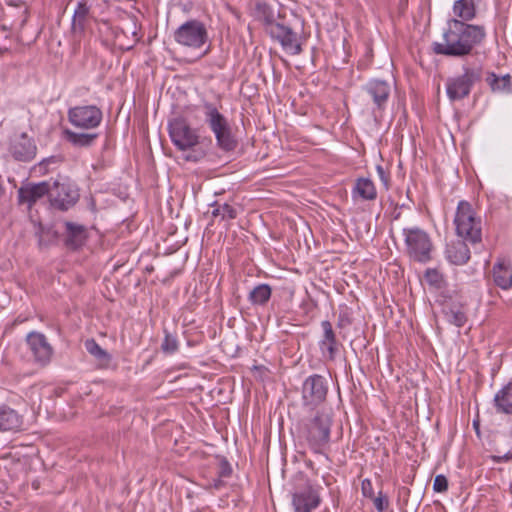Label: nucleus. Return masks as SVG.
<instances>
[{"label":"nucleus","instance_id":"obj_1","mask_svg":"<svg viewBox=\"0 0 512 512\" xmlns=\"http://www.w3.org/2000/svg\"><path fill=\"white\" fill-rule=\"evenodd\" d=\"M484 25L465 23L456 18L447 22V28L442 33L441 41L431 45L434 54L450 58H465L474 53L486 38Z\"/></svg>","mask_w":512,"mask_h":512},{"label":"nucleus","instance_id":"obj_2","mask_svg":"<svg viewBox=\"0 0 512 512\" xmlns=\"http://www.w3.org/2000/svg\"><path fill=\"white\" fill-rule=\"evenodd\" d=\"M202 107L205 122L215 137L216 146L223 152H233L238 146V140L228 118L212 102L204 101Z\"/></svg>","mask_w":512,"mask_h":512},{"label":"nucleus","instance_id":"obj_3","mask_svg":"<svg viewBox=\"0 0 512 512\" xmlns=\"http://www.w3.org/2000/svg\"><path fill=\"white\" fill-rule=\"evenodd\" d=\"M456 234L471 244L482 241V220L472 204L466 200L458 202L454 217Z\"/></svg>","mask_w":512,"mask_h":512},{"label":"nucleus","instance_id":"obj_4","mask_svg":"<svg viewBox=\"0 0 512 512\" xmlns=\"http://www.w3.org/2000/svg\"><path fill=\"white\" fill-rule=\"evenodd\" d=\"M331 426V414L324 409L316 410L305 424V439L314 453H324L330 441Z\"/></svg>","mask_w":512,"mask_h":512},{"label":"nucleus","instance_id":"obj_5","mask_svg":"<svg viewBox=\"0 0 512 512\" xmlns=\"http://www.w3.org/2000/svg\"><path fill=\"white\" fill-rule=\"evenodd\" d=\"M482 66H470L464 64L462 73L449 77L446 80V94L450 101H460L467 98L473 87L482 80Z\"/></svg>","mask_w":512,"mask_h":512},{"label":"nucleus","instance_id":"obj_6","mask_svg":"<svg viewBox=\"0 0 512 512\" xmlns=\"http://www.w3.org/2000/svg\"><path fill=\"white\" fill-rule=\"evenodd\" d=\"M405 254L410 260L418 263H428L432 260L434 245L430 235L419 227L403 229Z\"/></svg>","mask_w":512,"mask_h":512},{"label":"nucleus","instance_id":"obj_7","mask_svg":"<svg viewBox=\"0 0 512 512\" xmlns=\"http://www.w3.org/2000/svg\"><path fill=\"white\" fill-rule=\"evenodd\" d=\"M329 382L320 374L308 376L302 383L301 400L302 406L309 410H315L327 399Z\"/></svg>","mask_w":512,"mask_h":512},{"label":"nucleus","instance_id":"obj_8","mask_svg":"<svg viewBox=\"0 0 512 512\" xmlns=\"http://www.w3.org/2000/svg\"><path fill=\"white\" fill-rule=\"evenodd\" d=\"M176 43L181 46L200 49L208 42V31L203 22L191 19L180 25L173 34Z\"/></svg>","mask_w":512,"mask_h":512},{"label":"nucleus","instance_id":"obj_9","mask_svg":"<svg viewBox=\"0 0 512 512\" xmlns=\"http://www.w3.org/2000/svg\"><path fill=\"white\" fill-rule=\"evenodd\" d=\"M169 136L174 146L180 151H186L199 144V135L192 129L188 121L178 116L168 123Z\"/></svg>","mask_w":512,"mask_h":512},{"label":"nucleus","instance_id":"obj_10","mask_svg":"<svg viewBox=\"0 0 512 512\" xmlns=\"http://www.w3.org/2000/svg\"><path fill=\"white\" fill-rule=\"evenodd\" d=\"M67 117L75 128L93 130L101 124L103 113L96 105H78L68 109Z\"/></svg>","mask_w":512,"mask_h":512},{"label":"nucleus","instance_id":"obj_11","mask_svg":"<svg viewBox=\"0 0 512 512\" xmlns=\"http://www.w3.org/2000/svg\"><path fill=\"white\" fill-rule=\"evenodd\" d=\"M268 32L272 39L278 41L282 48L292 55H299L302 52L298 35L289 26L279 22H271L268 25Z\"/></svg>","mask_w":512,"mask_h":512},{"label":"nucleus","instance_id":"obj_12","mask_svg":"<svg viewBox=\"0 0 512 512\" xmlns=\"http://www.w3.org/2000/svg\"><path fill=\"white\" fill-rule=\"evenodd\" d=\"M78 199V190L71 184L55 181L51 185L50 202L53 207L66 211L74 206Z\"/></svg>","mask_w":512,"mask_h":512},{"label":"nucleus","instance_id":"obj_13","mask_svg":"<svg viewBox=\"0 0 512 512\" xmlns=\"http://www.w3.org/2000/svg\"><path fill=\"white\" fill-rule=\"evenodd\" d=\"M322 336L318 341V348L324 360L333 362L336 360L342 343L337 339L332 323L328 320L321 322Z\"/></svg>","mask_w":512,"mask_h":512},{"label":"nucleus","instance_id":"obj_14","mask_svg":"<svg viewBox=\"0 0 512 512\" xmlns=\"http://www.w3.org/2000/svg\"><path fill=\"white\" fill-rule=\"evenodd\" d=\"M26 342L35 362L45 366L51 361L53 348L43 333L30 332L26 337Z\"/></svg>","mask_w":512,"mask_h":512},{"label":"nucleus","instance_id":"obj_15","mask_svg":"<svg viewBox=\"0 0 512 512\" xmlns=\"http://www.w3.org/2000/svg\"><path fill=\"white\" fill-rule=\"evenodd\" d=\"M9 151L15 160L30 162L37 154V146L33 138L22 132L11 139Z\"/></svg>","mask_w":512,"mask_h":512},{"label":"nucleus","instance_id":"obj_16","mask_svg":"<svg viewBox=\"0 0 512 512\" xmlns=\"http://www.w3.org/2000/svg\"><path fill=\"white\" fill-rule=\"evenodd\" d=\"M320 487L307 484L304 489L292 495V505L295 512H311L321 504Z\"/></svg>","mask_w":512,"mask_h":512},{"label":"nucleus","instance_id":"obj_17","mask_svg":"<svg viewBox=\"0 0 512 512\" xmlns=\"http://www.w3.org/2000/svg\"><path fill=\"white\" fill-rule=\"evenodd\" d=\"M363 90L373 101L375 106L373 111L383 112L390 97L389 83L384 80L372 79L365 84Z\"/></svg>","mask_w":512,"mask_h":512},{"label":"nucleus","instance_id":"obj_18","mask_svg":"<svg viewBox=\"0 0 512 512\" xmlns=\"http://www.w3.org/2000/svg\"><path fill=\"white\" fill-rule=\"evenodd\" d=\"M51 185L47 181H43L37 184H31L21 187L18 190V198L20 203H27L29 207H32L39 199L45 195L50 197Z\"/></svg>","mask_w":512,"mask_h":512},{"label":"nucleus","instance_id":"obj_19","mask_svg":"<svg viewBox=\"0 0 512 512\" xmlns=\"http://www.w3.org/2000/svg\"><path fill=\"white\" fill-rule=\"evenodd\" d=\"M24 417L7 404L0 405V431L16 433L22 430Z\"/></svg>","mask_w":512,"mask_h":512},{"label":"nucleus","instance_id":"obj_20","mask_svg":"<svg viewBox=\"0 0 512 512\" xmlns=\"http://www.w3.org/2000/svg\"><path fill=\"white\" fill-rule=\"evenodd\" d=\"M91 17V5L88 0H79L71 22V30L74 35H84Z\"/></svg>","mask_w":512,"mask_h":512},{"label":"nucleus","instance_id":"obj_21","mask_svg":"<svg viewBox=\"0 0 512 512\" xmlns=\"http://www.w3.org/2000/svg\"><path fill=\"white\" fill-rule=\"evenodd\" d=\"M87 239V230L84 225L66 221L65 222V245L72 250L82 247Z\"/></svg>","mask_w":512,"mask_h":512},{"label":"nucleus","instance_id":"obj_22","mask_svg":"<svg viewBox=\"0 0 512 512\" xmlns=\"http://www.w3.org/2000/svg\"><path fill=\"white\" fill-rule=\"evenodd\" d=\"M445 257L451 264L458 266L466 264L471 257L467 241L462 239L448 244L445 250Z\"/></svg>","mask_w":512,"mask_h":512},{"label":"nucleus","instance_id":"obj_23","mask_svg":"<svg viewBox=\"0 0 512 512\" xmlns=\"http://www.w3.org/2000/svg\"><path fill=\"white\" fill-rule=\"evenodd\" d=\"M351 195L353 200L373 201L377 198V189L370 178L359 177L355 180Z\"/></svg>","mask_w":512,"mask_h":512},{"label":"nucleus","instance_id":"obj_24","mask_svg":"<svg viewBox=\"0 0 512 512\" xmlns=\"http://www.w3.org/2000/svg\"><path fill=\"white\" fill-rule=\"evenodd\" d=\"M493 279L495 284L508 290L512 287V266L509 261L499 260L493 267Z\"/></svg>","mask_w":512,"mask_h":512},{"label":"nucleus","instance_id":"obj_25","mask_svg":"<svg viewBox=\"0 0 512 512\" xmlns=\"http://www.w3.org/2000/svg\"><path fill=\"white\" fill-rule=\"evenodd\" d=\"M63 134L67 142L78 148H89L93 146L99 137V134L96 132L78 133L70 129L64 130Z\"/></svg>","mask_w":512,"mask_h":512},{"label":"nucleus","instance_id":"obj_26","mask_svg":"<svg viewBox=\"0 0 512 512\" xmlns=\"http://www.w3.org/2000/svg\"><path fill=\"white\" fill-rule=\"evenodd\" d=\"M478 0H457L453 5V13L460 21L467 23L476 17V3Z\"/></svg>","mask_w":512,"mask_h":512},{"label":"nucleus","instance_id":"obj_27","mask_svg":"<svg viewBox=\"0 0 512 512\" xmlns=\"http://www.w3.org/2000/svg\"><path fill=\"white\" fill-rule=\"evenodd\" d=\"M86 351L93 356L100 368H108L112 361V356L104 350L93 338L87 339L84 343Z\"/></svg>","mask_w":512,"mask_h":512},{"label":"nucleus","instance_id":"obj_28","mask_svg":"<svg viewBox=\"0 0 512 512\" xmlns=\"http://www.w3.org/2000/svg\"><path fill=\"white\" fill-rule=\"evenodd\" d=\"M494 404L498 412L512 414V382L496 393Z\"/></svg>","mask_w":512,"mask_h":512},{"label":"nucleus","instance_id":"obj_29","mask_svg":"<svg viewBox=\"0 0 512 512\" xmlns=\"http://www.w3.org/2000/svg\"><path fill=\"white\" fill-rule=\"evenodd\" d=\"M272 296V288L269 284H257L248 294V301L253 306H265Z\"/></svg>","mask_w":512,"mask_h":512},{"label":"nucleus","instance_id":"obj_30","mask_svg":"<svg viewBox=\"0 0 512 512\" xmlns=\"http://www.w3.org/2000/svg\"><path fill=\"white\" fill-rule=\"evenodd\" d=\"M485 81L493 92L510 91L511 76L509 74L500 77L494 72H488Z\"/></svg>","mask_w":512,"mask_h":512},{"label":"nucleus","instance_id":"obj_31","mask_svg":"<svg viewBox=\"0 0 512 512\" xmlns=\"http://www.w3.org/2000/svg\"><path fill=\"white\" fill-rule=\"evenodd\" d=\"M211 207L213 208L211 214L213 217H220L223 221H229L233 220L238 216L237 209L228 204V203H219L218 201H214L211 204Z\"/></svg>","mask_w":512,"mask_h":512},{"label":"nucleus","instance_id":"obj_32","mask_svg":"<svg viewBox=\"0 0 512 512\" xmlns=\"http://www.w3.org/2000/svg\"><path fill=\"white\" fill-rule=\"evenodd\" d=\"M9 5H12L13 7L21 8V10L19 11L20 19H19L18 22L15 21V22H12V23H9V24L3 23L2 25H0V30L3 31V32H6V31L11 30V29L21 30L25 26L27 21H28L29 10L25 6V3L23 1H20L19 4L9 3Z\"/></svg>","mask_w":512,"mask_h":512},{"label":"nucleus","instance_id":"obj_33","mask_svg":"<svg viewBox=\"0 0 512 512\" xmlns=\"http://www.w3.org/2000/svg\"><path fill=\"white\" fill-rule=\"evenodd\" d=\"M424 278L430 287L437 290L443 289L447 285L444 275L435 268H428L424 273Z\"/></svg>","mask_w":512,"mask_h":512},{"label":"nucleus","instance_id":"obj_34","mask_svg":"<svg viewBox=\"0 0 512 512\" xmlns=\"http://www.w3.org/2000/svg\"><path fill=\"white\" fill-rule=\"evenodd\" d=\"M179 343L177 336L164 329V339L161 344V350L165 354H174L178 351Z\"/></svg>","mask_w":512,"mask_h":512},{"label":"nucleus","instance_id":"obj_35","mask_svg":"<svg viewBox=\"0 0 512 512\" xmlns=\"http://www.w3.org/2000/svg\"><path fill=\"white\" fill-rule=\"evenodd\" d=\"M447 320L457 327H462L467 321L466 314L460 310H450L446 312Z\"/></svg>","mask_w":512,"mask_h":512},{"label":"nucleus","instance_id":"obj_36","mask_svg":"<svg viewBox=\"0 0 512 512\" xmlns=\"http://www.w3.org/2000/svg\"><path fill=\"white\" fill-rule=\"evenodd\" d=\"M433 490L436 493H445L448 490V479L443 474H438L434 478Z\"/></svg>","mask_w":512,"mask_h":512},{"label":"nucleus","instance_id":"obj_37","mask_svg":"<svg viewBox=\"0 0 512 512\" xmlns=\"http://www.w3.org/2000/svg\"><path fill=\"white\" fill-rule=\"evenodd\" d=\"M61 162V158L58 157V156H51V157H48V158H45L43 159L42 161H40L36 168L39 169V171L42 173V174H46L49 172L50 170V165L52 164H58Z\"/></svg>","mask_w":512,"mask_h":512},{"label":"nucleus","instance_id":"obj_38","mask_svg":"<svg viewBox=\"0 0 512 512\" xmlns=\"http://www.w3.org/2000/svg\"><path fill=\"white\" fill-rule=\"evenodd\" d=\"M371 499L373 500V504L378 512H384L387 510L389 506V500L388 497L382 493V491L378 493V496L374 495Z\"/></svg>","mask_w":512,"mask_h":512},{"label":"nucleus","instance_id":"obj_39","mask_svg":"<svg viewBox=\"0 0 512 512\" xmlns=\"http://www.w3.org/2000/svg\"><path fill=\"white\" fill-rule=\"evenodd\" d=\"M232 467L230 463L225 459H221L218 466V476L220 478H228L232 474Z\"/></svg>","mask_w":512,"mask_h":512},{"label":"nucleus","instance_id":"obj_40","mask_svg":"<svg viewBox=\"0 0 512 512\" xmlns=\"http://www.w3.org/2000/svg\"><path fill=\"white\" fill-rule=\"evenodd\" d=\"M35 234L38 237V244L40 246L46 245L48 243V239H46V236L50 234V229L45 228L41 223H39L37 225Z\"/></svg>","mask_w":512,"mask_h":512},{"label":"nucleus","instance_id":"obj_41","mask_svg":"<svg viewBox=\"0 0 512 512\" xmlns=\"http://www.w3.org/2000/svg\"><path fill=\"white\" fill-rule=\"evenodd\" d=\"M361 492L364 497L369 498V499L373 498V496L375 494H374L372 481L370 479L366 478V479L362 480Z\"/></svg>","mask_w":512,"mask_h":512},{"label":"nucleus","instance_id":"obj_42","mask_svg":"<svg viewBox=\"0 0 512 512\" xmlns=\"http://www.w3.org/2000/svg\"><path fill=\"white\" fill-rule=\"evenodd\" d=\"M376 171H377V174H378L381 182L383 183L385 188L388 189L389 188V181H390L389 173H387L385 171V169L381 165H377L376 166Z\"/></svg>","mask_w":512,"mask_h":512},{"label":"nucleus","instance_id":"obj_43","mask_svg":"<svg viewBox=\"0 0 512 512\" xmlns=\"http://www.w3.org/2000/svg\"><path fill=\"white\" fill-rule=\"evenodd\" d=\"M131 26H132L131 28H126V29H125V28H123V29H122V31H123V33H125V32H126V30H127V31H130V32H131V34H132V35H133V37H134V42L136 43V42H138V41L140 40V36L138 35V32H137V30H136V26H137V25H136V22H135L134 20H132V21H131Z\"/></svg>","mask_w":512,"mask_h":512},{"label":"nucleus","instance_id":"obj_44","mask_svg":"<svg viewBox=\"0 0 512 512\" xmlns=\"http://www.w3.org/2000/svg\"><path fill=\"white\" fill-rule=\"evenodd\" d=\"M346 324H350V320L349 318L347 317L346 314H339V318H338V323H337V326L339 328H342L344 327Z\"/></svg>","mask_w":512,"mask_h":512},{"label":"nucleus","instance_id":"obj_45","mask_svg":"<svg viewBox=\"0 0 512 512\" xmlns=\"http://www.w3.org/2000/svg\"><path fill=\"white\" fill-rule=\"evenodd\" d=\"M203 157V154L202 153H192V154H188L185 159L187 161H194V162H197L199 161L201 158Z\"/></svg>","mask_w":512,"mask_h":512},{"label":"nucleus","instance_id":"obj_46","mask_svg":"<svg viewBox=\"0 0 512 512\" xmlns=\"http://www.w3.org/2000/svg\"><path fill=\"white\" fill-rule=\"evenodd\" d=\"M215 489H220L223 485H224V482L222 481V478H220L218 476L217 479H214L212 484H211Z\"/></svg>","mask_w":512,"mask_h":512},{"label":"nucleus","instance_id":"obj_47","mask_svg":"<svg viewBox=\"0 0 512 512\" xmlns=\"http://www.w3.org/2000/svg\"><path fill=\"white\" fill-rule=\"evenodd\" d=\"M9 51H10V49L8 47L0 46V55H3V54H5V53H7Z\"/></svg>","mask_w":512,"mask_h":512},{"label":"nucleus","instance_id":"obj_48","mask_svg":"<svg viewBox=\"0 0 512 512\" xmlns=\"http://www.w3.org/2000/svg\"><path fill=\"white\" fill-rule=\"evenodd\" d=\"M500 459H503L505 461L511 460L512 459V454L507 453L503 457H501Z\"/></svg>","mask_w":512,"mask_h":512},{"label":"nucleus","instance_id":"obj_49","mask_svg":"<svg viewBox=\"0 0 512 512\" xmlns=\"http://www.w3.org/2000/svg\"><path fill=\"white\" fill-rule=\"evenodd\" d=\"M209 52V48H207L203 55H206Z\"/></svg>","mask_w":512,"mask_h":512}]
</instances>
